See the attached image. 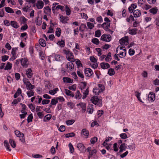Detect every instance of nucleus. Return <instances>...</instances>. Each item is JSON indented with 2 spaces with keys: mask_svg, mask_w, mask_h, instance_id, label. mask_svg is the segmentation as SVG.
Instances as JSON below:
<instances>
[{
  "mask_svg": "<svg viewBox=\"0 0 159 159\" xmlns=\"http://www.w3.org/2000/svg\"><path fill=\"white\" fill-rule=\"evenodd\" d=\"M57 44L59 45L61 47H63L65 46V43L64 40H61V41H59L57 43Z\"/></svg>",
  "mask_w": 159,
  "mask_h": 159,
  "instance_id": "obj_44",
  "label": "nucleus"
},
{
  "mask_svg": "<svg viewBox=\"0 0 159 159\" xmlns=\"http://www.w3.org/2000/svg\"><path fill=\"white\" fill-rule=\"evenodd\" d=\"M111 39V36L109 34H104L101 37V40L106 42H110Z\"/></svg>",
  "mask_w": 159,
  "mask_h": 159,
  "instance_id": "obj_4",
  "label": "nucleus"
},
{
  "mask_svg": "<svg viewBox=\"0 0 159 159\" xmlns=\"http://www.w3.org/2000/svg\"><path fill=\"white\" fill-rule=\"evenodd\" d=\"M51 117L52 115L50 114H47L44 117L43 120L44 122L47 121L49 120Z\"/></svg>",
  "mask_w": 159,
  "mask_h": 159,
  "instance_id": "obj_38",
  "label": "nucleus"
},
{
  "mask_svg": "<svg viewBox=\"0 0 159 159\" xmlns=\"http://www.w3.org/2000/svg\"><path fill=\"white\" fill-rule=\"evenodd\" d=\"M115 72L113 69L110 68L108 71V74L110 76H112L115 75Z\"/></svg>",
  "mask_w": 159,
  "mask_h": 159,
  "instance_id": "obj_41",
  "label": "nucleus"
},
{
  "mask_svg": "<svg viewBox=\"0 0 159 159\" xmlns=\"http://www.w3.org/2000/svg\"><path fill=\"white\" fill-rule=\"evenodd\" d=\"M135 95L137 98L138 100L140 102L143 103V102L142 101L141 99L140 96L141 95V93L137 91L135 92Z\"/></svg>",
  "mask_w": 159,
  "mask_h": 159,
  "instance_id": "obj_35",
  "label": "nucleus"
},
{
  "mask_svg": "<svg viewBox=\"0 0 159 159\" xmlns=\"http://www.w3.org/2000/svg\"><path fill=\"white\" fill-rule=\"evenodd\" d=\"M86 23L88 28L90 30L92 29L94 26V24L93 23L89 22H87Z\"/></svg>",
  "mask_w": 159,
  "mask_h": 159,
  "instance_id": "obj_39",
  "label": "nucleus"
},
{
  "mask_svg": "<svg viewBox=\"0 0 159 159\" xmlns=\"http://www.w3.org/2000/svg\"><path fill=\"white\" fill-rule=\"evenodd\" d=\"M77 73L78 75L82 79V80L83 81L84 80V76L82 71L78 70L77 72Z\"/></svg>",
  "mask_w": 159,
  "mask_h": 159,
  "instance_id": "obj_30",
  "label": "nucleus"
},
{
  "mask_svg": "<svg viewBox=\"0 0 159 159\" xmlns=\"http://www.w3.org/2000/svg\"><path fill=\"white\" fill-rule=\"evenodd\" d=\"M96 20L99 23H101L103 22V19L101 16H99L97 17L96 19Z\"/></svg>",
  "mask_w": 159,
  "mask_h": 159,
  "instance_id": "obj_58",
  "label": "nucleus"
},
{
  "mask_svg": "<svg viewBox=\"0 0 159 159\" xmlns=\"http://www.w3.org/2000/svg\"><path fill=\"white\" fill-rule=\"evenodd\" d=\"M59 91V89L58 88H55L53 90H50L49 91L48 93L49 94L53 95L56 94L57 91Z\"/></svg>",
  "mask_w": 159,
  "mask_h": 159,
  "instance_id": "obj_27",
  "label": "nucleus"
},
{
  "mask_svg": "<svg viewBox=\"0 0 159 159\" xmlns=\"http://www.w3.org/2000/svg\"><path fill=\"white\" fill-rule=\"evenodd\" d=\"M98 140V138L96 137H94L91 139L90 142L92 144L95 143Z\"/></svg>",
  "mask_w": 159,
  "mask_h": 159,
  "instance_id": "obj_60",
  "label": "nucleus"
},
{
  "mask_svg": "<svg viewBox=\"0 0 159 159\" xmlns=\"http://www.w3.org/2000/svg\"><path fill=\"white\" fill-rule=\"evenodd\" d=\"M63 81L65 83H72L73 82V80L67 77H64L63 79Z\"/></svg>",
  "mask_w": 159,
  "mask_h": 159,
  "instance_id": "obj_20",
  "label": "nucleus"
},
{
  "mask_svg": "<svg viewBox=\"0 0 159 159\" xmlns=\"http://www.w3.org/2000/svg\"><path fill=\"white\" fill-rule=\"evenodd\" d=\"M84 72L85 76L88 77L91 76L93 74V72L90 68L85 69Z\"/></svg>",
  "mask_w": 159,
  "mask_h": 159,
  "instance_id": "obj_9",
  "label": "nucleus"
},
{
  "mask_svg": "<svg viewBox=\"0 0 159 159\" xmlns=\"http://www.w3.org/2000/svg\"><path fill=\"white\" fill-rule=\"evenodd\" d=\"M82 87H81V89L82 90L86 88V87L87 85V83L85 82H82L81 83Z\"/></svg>",
  "mask_w": 159,
  "mask_h": 159,
  "instance_id": "obj_61",
  "label": "nucleus"
},
{
  "mask_svg": "<svg viewBox=\"0 0 159 159\" xmlns=\"http://www.w3.org/2000/svg\"><path fill=\"white\" fill-rule=\"evenodd\" d=\"M65 11L66 12V14L67 16H69L70 14V10L69 7L67 5L65 7Z\"/></svg>",
  "mask_w": 159,
  "mask_h": 159,
  "instance_id": "obj_49",
  "label": "nucleus"
},
{
  "mask_svg": "<svg viewBox=\"0 0 159 159\" xmlns=\"http://www.w3.org/2000/svg\"><path fill=\"white\" fill-rule=\"evenodd\" d=\"M133 14L135 17H139L141 15L140 11L139 10H136L133 12Z\"/></svg>",
  "mask_w": 159,
  "mask_h": 159,
  "instance_id": "obj_22",
  "label": "nucleus"
},
{
  "mask_svg": "<svg viewBox=\"0 0 159 159\" xmlns=\"http://www.w3.org/2000/svg\"><path fill=\"white\" fill-rule=\"evenodd\" d=\"M126 51L125 48L123 49V51L120 52V53L118 54L119 57L121 58L125 57L126 53Z\"/></svg>",
  "mask_w": 159,
  "mask_h": 159,
  "instance_id": "obj_21",
  "label": "nucleus"
},
{
  "mask_svg": "<svg viewBox=\"0 0 159 159\" xmlns=\"http://www.w3.org/2000/svg\"><path fill=\"white\" fill-rule=\"evenodd\" d=\"M76 84H75L69 86L68 87V89H69V90H71L74 91H75L76 90Z\"/></svg>",
  "mask_w": 159,
  "mask_h": 159,
  "instance_id": "obj_52",
  "label": "nucleus"
},
{
  "mask_svg": "<svg viewBox=\"0 0 159 159\" xmlns=\"http://www.w3.org/2000/svg\"><path fill=\"white\" fill-rule=\"evenodd\" d=\"M87 29L86 26L85 24H81L79 27V30L80 32H84Z\"/></svg>",
  "mask_w": 159,
  "mask_h": 159,
  "instance_id": "obj_25",
  "label": "nucleus"
},
{
  "mask_svg": "<svg viewBox=\"0 0 159 159\" xmlns=\"http://www.w3.org/2000/svg\"><path fill=\"white\" fill-rule=\"evenodd\" d=\"M98 97L97 96L92 97L90 100L95 105H96L98 103Z\"/></svg>",
  "mask_w": 159,
  "mask_h": 159,
  "instance_id": "obj_18",
  "label": "nucleus"
},
{
  "mask_svg": "<svg viewBox=\"0 0 159 159\" xmlns=\"http://www.w3.org/2000/svg\"><path fill=\"white\" fill-rule=\"evenodd\" d=\"M22 66L25 68H27L29 65L28 60L26 58H21L20 60Z\"/></svg>",
  "mask_w": 159,
  "mask_h": 159,
  "instance_id": "obj_6",
  "label": "nucleus"
},
{
  "mask_svg": "<svg viewBox=\"0 0 159 159\" xmlns=\"http://www.w3.org/2000/svg\"><path fill=\"white\" fill-rule=\"evenodd\" d=\"M28 86H27V85H26V88H27V89H28V90H31L32 89H34L35 87V86L34 85H32V84L30 83V84H28Z\"/></svg>",
  "mask_w": 159,
  "mask_h": 159,
  "instance_id": "obj_53",
  "label": "nucleus"
},
{
  "mask_svg": "<svg viewBox=\"0 0 159 159\" xmlns=\"http://www.w3.org/2000/svg\"><path fill=\"white\" fill-rule=\"evenodd\" d=\"M5 11L6 12L10 13H14V11L13 9L9 7H5Z\"/></svg>",
  "mask_w": 159,
  "mask_h": 159,
  "instance_id": "obj_40",
  "label": "nucleus"
},
{
  "mask_svg": "<svg viewBox=\"0 0 159 159\" xmlns=\"http://www.w3.org/2000/svg\"><path fill=\"white\" fill-rule=\"evenodd\" d=\"M128 38L127 36H125L119 40V43L121 45H127L128 44Z\"/></svg>",
  "mask_w": 159,
  "mask_h": 159,
  "instance_id": "obj_7",
  "label": "nucleus"
},
{
  "mask_svg": "<svg viewBox=\"0 0 159 159\" xmlns=\"http://www.w3.org/2000/svg\"><path fill=\"white\" fill-rule=\"evenodd\" d=\"M93 93H95V95H98L99 93H100L99 90L97 88H93Z\"/></svg>",
  "mask_w": 159,
  "mask_h": 159,
  "instance_id": "obj_54",
  "label": "nucleus"
},
{
  "mask_svg": "<svg viewBox=\"0 0 159 159\" xmlns=\"http://www.w3.org/2000/svg\"><path fill=\"white\" fill-rule=\"evenodd\" d=\"M137 29L134 28L133 29L129 30L128 32L130 34L134 35L137 34Z\"/></svg>",
  "mask_w": 159,
  "mask_h": 159,
  "instance_id": "obj_28",
  "label": "nucleus"
},
{
  "mask_svg": "<svg viewBox=\"0 0 159 159\" xmlns=\"http://www.w3.org/2000/svg\"><path fill=\"white\" fill-rule=\"evenodd\" d=\"M155 20H154V23L155 24L157 25V28H158L159 26V25L158 23L159 22V16H157L155 18Z\"/></svg>",
  "mask_w": 159,
  "mask_h": 159,
  "instance_id": "obj_48",
  "label": "nucleus"
},
{
  "mask_svg": "<svg viewBox=\"0 0 159 159\" xmlns=\"http://www.w3.org/2000/svg\"><path fill=\"white\" fill-rule=\"evenodd\" d=\"M26 94L28 97L30 98L32 96H34V92L33 90H29L26 92Z\"/></svg>",
  "mask_w": 159,
  "mask_h": 159,
  "instance_id": "obj_37",
  "label": "nucleus"
},
{
  "mask_svg": "<svg viewBox=\"0 0 159 159\" xmlns=\"http://www.w3.org/2000/svg\"><path fill=\"white\" fill-rule=\"evenodd\" d=\"M93 43L96 44V45H98L99 43V41L98 39L96 38H94L91 41Z\"/></svg>",
  "mask_w": 159,
  "mask_h": 159,
  "instance_id": "obj_56",
  "label": "nucleus"
},
{
  "mask_svg": "<svg viewBox=\"0 0 159 159\" xmlns=\"http://www.w3.org/2000/svg\"><path fill=\"white\" fill-rule=\"evenodd\" d=\"M158 11V9L157 7H153L150 9L149 11L150 13L152 14L153 15L156 14Z\"/></svg>",
  "mask_w": 159,
  "mask_h": 159,
  "instance_id": "obj_32",
  "label": "nucleus"
},
{
  "mask_svg": "<svg viewBox=\"0 0 159 159\" xmlns=\"http://www.w3.org/2000/svg\"><path fill=\"white\" fill-rule=\"evenodd\" d=\"M55 60L57 61H62L64 57L58 54H56L54 56Z\"/></svg>",
  "mask_w": 159,
  "mask_h": 159,
  "instance_id": "obj_19",
  "label": "nucleus"
},
{
  "mask_svg": "<svg viewBox=\"0 0 159 159\" xmlns=\"http://www.w3.org/2000/svg\"><path fill=\"white\" fill-rule=\"evenodd\" d=\"M12 67V64L10 62H8L4 68L5 70H10Z\"/></svg>",
  "mask_w": 159,
  "mask_h": 159,
  "instance_id": "obj_36",
  "label": "nucleus"
},
{
  "mask_svg": "<svg viewBox=\"0 0 159 159\" xmlns=\"http://www.w3.org/2000/svg\"><path fill=\"white\" fill-rule=\"evenodd\" d=\"M21 93L22 90L21 89L19 88H18L16 92L14 95V98H16L17 97L20 95L21 94Z\"/></svg>",
  "mask_w": 159,
  "mask_h": 159,
  "instance_id": "obj_33",
  "label": "nucleus"
},
{
  "mask_svg": "<svg viewBox=\"0 0 159 159\" xmlns=\"http://www.w3.org/2000/svg\"><path fill=\"white\" fill-rule=\"evenodd\" d=\"M17 137L20 138L19 140L21 142L23 143H24L25 142V138L24 135L23 133H21Z\"/></svg>",
  "mask_w": 159,
  "mask_h": 159,
  "instance_id": "obj_31",
  "label": "nucleus"
},
{
  "mask_svg": "<svg viewBox=\"0 0 159 159\" xmlns=\"http://www.w3.org/2000/svg\"><path fill=\"white\" fill-rule=\"evenodd\" d=\"M77 147L78 149L81 151H83L85 149V147L82 143L78 144Z\"/></svg>",
  "mask_w": 159,
  "mask_h": 159,
  "instance_id": "obj_23",
  "label": "nucleus"
},
{
  "mask_svg": "<svg viewBox=\"0 0 159 159\" xmlns=\"http://www.w3.org/2000/svg\"><path fill=\"white\" fill-rule=\"evenodd\" d=\"M137 7V6L134 4H132L128 8V10L130 13L133 12L134 10Z\"/></svg>",
  "mask_w": 159,
  "mask_h": 159,
  "instance_id": "obj_17",
  "label": "nucleus"
},
{
  "mask_svg": "<svg viewBox=\"0 0 159 159\" xmlns=\"http://www.w3.org/2000/svg\"><path fill=\"white\" fill-rule=\"evenodd\" d=\"M93 111V105L91 104L88 105L87 109V111L90 114H92Z\"/></svg>",
  "mask_w": 159,
  "mask_h": 159,
  "instance_id": "obj_13",
  "label": "nucleus"
},
{
  "mask_svg": "<svg viewBox=\"0 0 159 159\" xmlns=\"http://www.w3.org/2000/svg\"><path fill=\"white\" fill-rule=\"evenodd\" d=\"M44 6V3L40 0L37 1L36 4V7L38 9H40L43 8Z\"/></svg>",
  "mask_w": 159,
  "mask_h": 159,
  "instance_id": "obj_8",
  "label": "nucleus"
},
{
  "mask_svg": "<svg viewBox=\"0 0 159 159\" xmlns=\"http://www.w3.org/2000/svg\"><path fill=\"white\" fill-rule=\"evenodd\" d=\"M63 53L66 54L67 59L71 62H74L75 61V59L73 53L69 50L64 49Z\"/></svg>",
  "mask_w": 159,
  "mask_h": 159,
  "instance_id": "obj_1",
  "label": "nucleus"
},
{
  "mask_svg": "<svg viewBox=\"0 0 159 159\" xmlns=\"http://www.w3.org/2000/svg\"><path fill=\"white\" fill-rule=\"evenodd\" d=\"M20 20L21 23L24 24L26 23V21L27 20V19L24 16H21L20 17Z\"/></svg>",
  "mask_w": 159,
  "mask_h": 159,
  "instance_id": "obj_57",
  "label": "nucleus"
},
{
  "mask_svg": "<svg viewBox=\"0 0 159 159\" xmlns=\"http://www.w3.org/2000/svg\"><path fill=\"white\" fill-rule=\"evenodd\" d=\"M155 99V94L152 92H150L148 96V99L149 101L152 102Z\"/></svg>",
  "mask_w": 159,
  "mask_h": 159,
  "instance_id": "obj_14",
  "label": "nucleus"
},
{
  "mask_svg": "<svg viewBox=\"0 0 159 159\" xmlns=\"http://www.w3.org/2000/svg\"><path fill=\"white\" fill-rule=\"evenodd\" d=\"M61 30L60 28H57L55 32V34L58 37H59L61 35Z\"/></svg>",
  "mask_w": 159,
  "mask_h": 159,
  "instance_id": "obj_43",
  "label": "nucleus"
},
{
  "mask_svg": "<svg viewBox=\"0 0 159 159\" xmlns=\"http://www.w3.org/2000/svg\"><path fill=\"white\" fill-rule=\"evenodd\" d=\"M9 143L11 146L13 148L16 147V145L15 141L12 139H10L9 141Z\"/></svg>",
  "mask_w": 159,
  "mask_h": 159,
  "instance_id": "obj_47",
  "label": "nucleus"
},
{
  "mask_svg": "<svg viewBox=\"0 0 159 159\" xmlns=\"http://www.w3.org/2000/svg\"><path fill=\"white\" fill-rule=\"evenodd\" d=\"M69 147L70 150V152L71 153H73L74 151V148L71 143H70L69 144Z\"/></svg>",
  "mask_w": 159,
  "mask_h": 159,
  "instance_id": "obj_59",
  "label": "nucleus"
},
{
  "mask_svg": "<svg viewBox=\"0 0 159 159\" xmlns=\"http://www.w3.org/2000/svg\"><path fill=\"white\" fill-rule=\"evenodd\" d=\"M111 52L108 53L107 57L105 58V61H106L108 62L111 60Z\"/></svg>",
  "mask_w": 159,
  "mask_h": 159,
  "instance_id": "obj_55",
  "label": "nucleus"
},
{
  "mask_svg": "<svg viewBox=\"0 0 159 159\" xmlns=\"http://www.w3.org/2000/svg\"><path fill=\"white\" fill-rule=\"evenodd\" d=\"M100 66L103 69H107L110 68V65L107 63L102 62L100 64Z\"/></svg>",
  "mask_w": 159,
  "mask_h": 159,
  "instance_id": "obj_16",
  "label": "nucleus"
},
{
  "mask_svg": "<svg viewBox=\"0 0 159 159\" xmlns=\"http://www.w3.org/2000/svg\"><path fill=\"white\" fill-rule=\"evenodd\" d=\"M81 97V94L79 90H77L75 93V98L77 99H80Z\"/></svg>",
  "mask_w": 159,
  "mask_h": 159,
  "instance_id": "obj_42",
  "label": "nucleus"
},
{
  "mask_svg": "<svg viewBox=\"0 0 159 159\" xmlns=\"http://www.w3.org/2000/svg\"><path fill=\"white\" fill-rule=\"evenodd\" d=\"M33 118V116L32 114H30L28 116L27 118V121L28 123H29L30 122L32 121V119Z\"/></svg>",
  "mask_w": 159,
  "mask_h": 159,
  "instance_id": "obj_64",
  "label": "nucleus"
},
{
  "mask_svg": "<svg viewBox=\"0 0 159 159\" xmlns=\"http://www.w3.org/2000/svg\"><path fill=\"white\" fill-rule=\"evenodd\" d=\"M98 86V89L99 90L100 93L102 92L105 89L104 86L102 84H99Z\"/></svg>",
  "mask_w": 159,
  "mask_h": 159,
  "instance_id": "obj_50",
  "label": "nucleus"
},
{
  "mask_svg": "<svg viewBox=\"0 0 159 159\" xmlns=\"http://www.w3.org/2000/svg\"><path fill=\"white\" fill-rule=\"evenodd\" d=\"M74 65L72 62H68L66 65V68L68 71H72L73 70Z\"/></svg>",
  "mask_w": 159,
  "mask_h": 159,
  "instance_id": "obj_10",
  "label": "nucleus"
},
{
  "mask_svg": "<svg viewBox=\"0 0 159 159\" xmlns=\"http://www.w3.org/2000/svg\"><path fill=\"white\" fill-rule=\"evenodd\" d=\"M130 20L134 21V20L133 16L131 15H130L129 17H127L126 19V21L128 22H129Z\"/></svg>",
  "mask_w": 159,
  "mask_h": 159,
  "instance_id": "obj_62",
  "label": "nucleus"
},
{
  "mask_svg": "<svg viewBox=\"0 0 159 159\" xmlns=\"http://www.w3.org/2000/svg\"><path fill=\"white\" fill-rule=\"evenodd\" d=\"M77 106H80L82 109V112H84L86 111V105L84 103L80 102L79 104H77Z\"/></svg>",
  "mask_w": 159,
  "mask_h": 159,
  "instance_id": "obj_15",
  "label": "nucleus"
},
{
  "mask_svg": "<svg viewBox=\"0 0 159 159\" xmlns=\"http://www.w3.org/2000/svg\"><path fill=\"white\" fill-rule=\"evenodd\" d=\"M11 25L13 28L15 29H17L19 27L18 23L15 21H11Z\"/></svg>",
  "mask_w": 159,
  "mask_h": 159,
  "instance_id": "obj_29",
  "label": "nucleus"
},
{
  "mask_svg": "<svg viewBox=\"0 0 159 159\" xmlns=\"http://www.w3.org/2000/svg\"><path fill=\"white\" fill-rule=\"evenodd\" d=\"M81 134L84 136L86 138H88L89 136V131L86 129H84L82 130Z\"/></svg>",
  "mask_w": 159,
  "mask_h": 159,
  "instance_id": "obj_24",
  "label": "nucleus"
},
{
  "mask_svg": "<svg viewBox=\"0 0 159 159\" xmlns=\"http://www.w3.org/2000/svg\"><path fill=\"white\" fill-rule=\"evenodd\" d=\"M65 93L68 96L72 97H73L74 96V94L72 92L67 89H65Z\"/></svg>",
  "mask_w": 159,
  "mask_h": 159,
  "instance_id": "obj_26",
  "label": "nucleus"
},
{
  "mask_svg": "<svg viewBox=\"0 0 159 159\" xmlns=\"http://www.w3.org/2000/svg\"><path fill=\"white\" fill-rule=\"evenodd\" d=\"M39 44L42 47H44L46 46V43L45 41L43 39H40L39 40Z\"/></svg>",
  "mask_w": 159,
  "mask_h": 159,
  "instance_id": "obj_34",
  "label": "nucleus"
},
{
  "mask_svg": "<svg viewBox=\"0 0 159 159\" xmlns=\"http://www.w3.org/2000/svg\"><path fill=\"white\" fill-rule=\"evenodd\" d=\"M59 17L60 18V21L63 24L67 23V21L69 20L68 17L63 16L60 14L59 15Z\"/></svg>",
  "mask_w": 159,
  "mask_h": 159,
  "instance_id": "obj_12",
  "label": "nucleus"
},
{
  "mask_svg": "<svg viewBox=\"0 0 159 159\" xmlns=\"http://www.w3.org/2000/svg\"><path fill=\"white\" fill-rule=\"evenodd\" d=\"M58 101L57 100L56 98H54L52 99L51 101V105H56L58 103Z\"/></svg>",
  "mask_w": 159,
  "mask_h": 159,
  "instance_id": "obj_46",
  "label": "nucleus"
},
{
  "mask_svg": "<svg viewBox=\"0 0 159 159\" xmlns=\"http://www.w3.org/2000/svg\"><path fill=\"white\" fill-rule=\"evenodd\" d=\"M43 12L47 15H50L51 12V9L48 6H47L44 7L43 9Z\"/></svg>",
  "mask_w": 159,
  "mask_h": 159,
  "instance_id": "obj_11",
  "label": "nucleus"
},
{
  "mask_svg": "<svg viewBox=\"0 0 159 159\" xmlns=\"http://www.w3.org/2000/svg\"><path fill=\"white\" fill-rule=\"evenodd\" d=\"M25 75L29 79L31 78L33 76L34 74L33 71L31 68L27 69L25 70Z\"/></svg>",
  "mask_w": 159,
  "mask_h": 159,
  "instance_id": "obj_5",
  "label": "nucleus"
},
{
  "mask_svg": "<svg viewBox=\"0 0 159 159\" xmlns=\"http://www.w3.org/2000/svg\"><path fill=\"white\" fill-rule=\"evenodd\" d=\"M75 122L74 120H69L66 121V123L68 125H70L73 124Z\"/></svg>",
  "mask_w": 159,
  "mask_h": 159,
  "instance_id": "obj_51",
  "label": "nucleus"
},
{
  "mask_svg": "<svg viewBox=\"0 0 159 159\" xmlns=\"http://www.w3.org/2000/svg\"><path fill=\"white\" fill-rule=\"evenodd\" d=\"M110 23H103L101 25V26L106 31L110 32L111 34H112L113 31L109 29V28L110 27Z\"/></svg>",
  "mask_w": 159,
  "mask_h": 159,
  "instance_id": "obj_3",
  "label": "nucleus"
},
{
  "mask_svg": "<svg viewBox=\"0 0 159 159\" xmlns=\"http://www.w3.org/2000/svg\"><path fill=\"white\" fill-rule=\"evenodd\" d=\"M89 92V88H88L83 93V98L84 99L85 98L87 95L88 94Z\"/></svg>",
  "mask_w": 159,
  "mask_h": 159,
  "instance_id": "obj_45",
  "label": "nucleus"
},
{
  "mask_svg": "<svg viewBox=\"0 0 159 159\" xmlns=\"http://www.w3.org/2000/svg\"><path fill=\"white\" fill-rule=\"evenodd\" d=\"M101 35V32L100 30H98L95 32V36L96 37H99Z\"/></svg>",
  "mask_w": 159,
  "mask_h": 159,
  "instance_id": "obj_63",
  "label": "nucleus"
},
{
  "mask_svg": "<svg viewBox=\"0 0 159 159\" xmlns=\"http://www.w3.org/2000/svg\"><path fill=\"white\" fill-rule=\"evenodd\" d=\"M58 3H54L52 5V11L53 13H55L57 11L60 10L62 11H63L65 10V8L63 6L61 5H57Z\"/></svg>",
  "mask_w": 159,
  "mask_h": 159,
  "instance_id": "obj_2",
  "label": "nucleus"
}]
</instances>
